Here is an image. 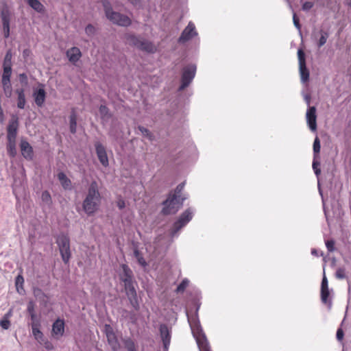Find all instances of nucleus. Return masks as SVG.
I'll return each mask as SVG.
<instances>
[{"mask_svg":"<svg viewBox=\"0 0 351 351\" xmlns=\"http://www.w3.org/2000/svg\"><path fill=\"white\" fill-rule=\"evenodd\" d=\"M119 277L120 280L123 283L126 295L130 300L132 305L135 308H137V294L134 286V275L132 269L128 265L121 264L120 265Z\"/></svg>","mask_w":351,"mask_h":351,"instance_id":"nucleus-1","label":"nucleus"},{"mask_svg":"<svg viewBox=\"0 0 351 351\" xmlns=\"http://www.w3.org/2000/svg\"><path fill=\"white\" fill-rule=\"evenodd\" d=\"M101 195L96 181L91 182L87 195L83 202L82 207L88 215L94 214L98 209L101 203Z\"/></svg>","mask_w":351,"mask_h":351,"instance_id":"nucleus-2","label":"nucleus"},{"mask_svg":"<svg viewBox=\"0 0 351 351\" xmlns=\"http://www.w3.org/2000/svg\"><path fill=\"white\" fill-rule=\"evenodd\" d=\"M189 322L193 336L196 339L199 351H212L206 337L203 332L200 324L196 318H189Z\"/></svg>","mask_w":351,"mask_h":351,"instance_id":"nucleus-3","label":"nucleus"},{"mask_svg":"<svg viewBox=\"0 0 351 351\" xmlns=\"http://www.w3.org/2000/svg\"><path fill=\"white\" fill-rule=\"evenodd\" d=\"M103 5L106 17L113 23L124 27H128L131 24V19L128 16L113 12L108 2L104 1Z\"/></svg>","mask_w":351,"mask_h":351,"instance_id":"nucleus-4","label":"nucleus"},{"mask_svg":"<svg viewBox=\"0 0 351 351\" xmlns=\"http://www.w3.org/2000/svg\"><path fill=\"white\" fill-rule=\"evenodd\" d=\"M12 13L5 0L0 1V16L4 38H8L10 35V19Z\"/></svg>","mask_w":351,"mask_h":351,"instance_id":"nucleus-5","label":"nucleus"},{"mask_svg":"<svg viewBox=\"0 0 351 351\" xmlns=\"http://www.w3.org/2000/svg\"><path fill=\"white\" fill-rule=\"evenodd\" d=\"M184 198L179 199L169 193L167 199L163 202L162 213L165 215L176 214L182 206Z\"/></svg>","mask_w":351,"mask_h":351,"instance_id":"nucleus-6","label":"nucleus"},{"mask_svg":"<svg viewBox=\"0 0 351 351\" xmlns=\"http://www.w3.org/2000/svg\"><path fill=\"white\" fill-rule=\"evenodd\" d=\"M56 243L63 262L67 264L71 256L69 237L67 235L61 234L57 238Z\"/></svg>","mask_w":351,"mask_h":351,"instance_id":"nucleus-7","label":"nucleus"},{"mask_svg":"<svg viewBox=\"0 0 351 351\" xmlns=\"http://www.w3.org/2000/svg\"><path fill=\"white\" fill-rule=\"evenodd\" d=\"M126 39L130 45H134L141 50L154 53L156 49V47L151 42L140 38L134 35H128Z\"/></svg>","mask_w":351,"mask_h":351,"instance_id":"nucleus-8","label":"nucleus"},{"mask_svg":"<svg viewBox=\"0 0 351 351\" xmlns=\"http://www.w3.org/2000/svg\"><path fill=\"white\" fill-rule=\"evenodd\" d=\"M196 73V66L194 64H189L184 66L182 69L181 77V85L179 87V90H183L189 86Z\"/></svg>","mask_w":351,"mask_h":351,"instance_id":"nucleus-9","label":"nucleus"},{"mask_svg":"<svg viewBox=\"0 0 351 351\" xmlns=\"http://www.w3.org/2000/svg\"><path fill=\"white\" fill-rule=\"evenodd\" d=\"M193 215L190 209H186L180 216L179 219L173 223L172 234H176L192 219Z\"/></svg>","mask_w":351,"mask_h":351,"instance_id":"nucleus-10","label":"nucleus"},{"mask_svg":"<svg viewBox=\"0 0 351 351\" xmlns=\"http://www.w3.org/2000/svg\"><path fill=\"white\" fill-rule=\"evenodd\" d=\"M196 35L197 32L195 31V25L192 22H189L188 25L182 32L178 39V42L180 43H184Z\"/></svg>","mask_w":351,"mask_h":351,"instance_id":"nucleus-11","label":"nucleus"},{"mask_svg":"<svg viewBox=\"0 0 351 351\" xmlns=\"http://www.w3.org/2000/svg\"><path fill=\"white\" fill-rule=\"evenodd\" d=\"M97 156L101 164L104 167L108 166V158L104 146L99 142H97L95 145Z\"/></svg>","mask_w":351,"mask_h":351,"instance_id":"nucleus-12","label":"nucleus"},{"mask_svg":"<svg viewBox=\"0 0 351 351\" xmlns=\"http://www.w3.org/2000/svg\"><path fill=\"white\" fill-rule=\"evenodd\" d=\"M19 127L18 118L16 117H12L10 121L7 128V138L8 140H16L17 130Z\"/></svg>","mask_w":351,"mask_h":351,"instance_id":"nucleus-13","label":"nucleus"},{"mask_svg":"<svg viewBox=\"0 0 351 351\" xmlns=\"http://www.w3.org/2000/svg\"><path fill=\"white\" fill-rule=\"evenodd\" d=\"M317 116H316V108L314 106L310 107L306 112V121L309 128L312 131H316L317 130Z\"/></svg>","mask_w":351,"mask_h":351,"instance_id":"nucleus-14","label":"nucleus"},{"mask_svg":"<svg viewBox=\"0 0 351 351\" xmlns=\"http://www.w3.org/2000/svg\"><path fill=\"white\" fill-rule=\"evenodd\" d=\"M64 332V322L57 319L52 325L51 335L57 339L62 337Z\"/></svg>","mask_w":351,"mask_h":351,"instance_id":"nucleus-15","label":"nucleus"},{"mask_svg":"<svg viewBox=\"0 0 351 351\" xmlns=\"http://www.w3.org/2000/svg\"><path fill=\"white\" fill-rule=\"evenodd\" d=\"M20 147L21 154L25 159L32 160L33 158V148L27 141L22 140L20 143Z\"/></svg>","mask_w":351,"mask_h":351,"instance_id":"nucleus-16","label":"nucleus"},{"mask_svg":"<svg viewBox=\"0 0 351 351\" xmlns=\"http://www.w3.org/2000/svg\"><path fill=\"white\" fill-rule=\"evenodd\" d=\"M66 56L71 62L75 63L81 58L82 53L79 48L73 47L66 51Z\"/></svg>","mask_w":351,"mask_h":351,"instance_id":"nucleus-17","label":"nucleus"},{"mask_svg":"<svg viewBox=\"0 0 351 351\" xmlns=\"http://www.w3.org/2000/svg\"><path fill=\"white\" fill-rule=\"evenodd\" d=\"M31 327L32 330V335L34 338L40 343H43L44 341V335L40 330V323H31Z\"/></svg>","mask_w":351,"mask_h":351,"instance_id":"nucleus-18","label":"nucleus"},{"mask_svg":"<svg viewBox=\"0 0 351 351\" xmlns=\"http://www.w3.org/2000/svg\"><path fill=\"white\" fill-rule=\"evenodd\" d=\"M31 327L32 330V335L34 338L40 343H43L44 341V335L40 330V323H31Z\"/></svg>","mask_w":351,"mask_h":351,"instance_id":"nucleus-19","label":"nucleus"},{"mask_svg":"<svg viewBox=\"0 0 351 351\" xmlns=\"http://www.w3.org/2000/svg\"><path fill=\"white\" fill-rule=\"evenodd\" d=\"M27 311L30 316L31 323H40V318L35 311V304L34 302L30 301L28 302Z\"/></svg>","mask_w":351,"mask_h":351,"instance_id":"nucleus-20","label":"nucleus"},{"mask_svg":"<svg viewBox=\"0 0 351 351\" xmlns=\"http://www.w3.org/2000/svg\"><path fill=\"white\" fill-rule=\"evenodd\" d=\"M34 97L36 104L38 106L41 107L43 105L46 97V93L44 88H41L35 91L34 93Z\"/></svg>","mask_w":351,"mask_h":351,"instance_id":"nucleus-21","label":"nucleus"},{"mask_svg":"<svg viewBox=\"0 0 351 351\" xmlns=\"http://www.w3.org/2000/svg\"><path fill=\"white\" fill-rule=\"evenodd\" d=\"M160 331L164 346L165 348H167L170 343L171 339L169 330L166 326L162 325L160 326Z\"/></svg>","mask_w":351,"mask_h":351,"instance_id":"nucleus-22","label":"nucleus"},{"mask_svg":"<svg viewBox=\"0 0 351 351\" xmlns=\"http://www.w3.org/2000/svg\"><path fill=\"white\" fill-rule=\"evenodd\" d=\"M16 93L18 95L17 98V107L20 109H23L25 105V96L23 88H18L16 90Z\"/></svg>","mask_w":351,"mask_h":351,"instance_id":"nucleus-23","label":"nucleus"},{"mask_svg":"<svg viewBox=\"0 0 351 351\" xmlns=\"http://www.w3.org/2000/svg\"><path fill=\"white\" fill-rule=\"evenodd\" d=\"M108 342L112 349L114 351H117L120 348V344L119 343L118 339L114 334H110L106 336Z\"/></svg>","mask_w":351,"mask_h":351,"instance_id":"nucleus-24","label":"nucleus"},{"mask_svg":"<svg viewBox=\"0 0 351 351\" xmlns=\"http://www.w3.org/2000/svg\"><path fill=\"white\" fill-rule=\"evenodd\" d=\"M27 2L37 12L43 13L45 12L44 5L38 0H27Z\"/></svg>","mask_w":351,"mask_h":351,"instance_id":"nucleus-25","label":"nucleus"},{"mask_svg":"<svg viewBox=\"0 0 351 351\" xmlns=\"http://www.w3.org/2000/svg\"><path fill=\"white\" fill-rule=\"evenodd\" d=\"M321 300L322 303L328 304L329 306H331V300L330 299V291L329 289H321Z\"/></svg>","mask_w":351,"mask_h":351,"instance_id":"nucleus-26","label":"nucleus"},{"mask_svg":"<svg viewBox=\"0 0 351 351\" xmlns=\"http://www.w3.org/2000/svg\"><path fill=\"white\" fill-rule=\"evenodd\" d=\"M58 178L60 180L64 189H66L70 187L71 183V180L66 177V176L63 172H60L58 174Z\"/></svg>","mask_w":351,"mask_h":351,"instance_id":"nucleus-27","label":"nucleus"},{"mask_svg":"<svg viewBox=\"0 0 351 351\" xmlns=\"http://www.w3.org/2000/svg\"><path fill=\"white\" fill-rule=\"evenodd\" d=\"M300 67V73L301 77V80L303 82H306L309 79V71L308 69L306 68V64H300L299 65Z\"/></svg>","mask_w":351,"mask_h":351,"instance_id":"nucleus-28","label":"nucleus"},{"mask_svg":"<svg viewBox=\"0 0 351 351\" xmlns=\"http://www.w3.org/2000/svg\"><path fill=\"white\" fill-rule=\"evenodd\" d=\"M7 145L8 154L10 157H14L16 154L15 140H8Z\"/></svg>","mask_w":351,"mask_h":351,"instance_id":"nucleus-29","label":"nucleus"},{"mask_svg":"<svg viewBox=\"0 0 351 351\" xmlns=\"http://www.w3.org/2000/svg\"><path fill=\"white\" fill-rule=\"evenodd\" d=\"M320 37L317 41V47L320 48L323 45H324L327 41V39L329 36V34L328 32L321 29L319 31Z\"/></svg>","mask_w":351,"mask_h":351,"instance_id":"nucleus-30","label":"nucleus"},{"mask_svg":"<svg viewBox=\"0 0 351 351\" xmlns=\"http://www.w3.org/2000/svg\"><path fill=\"white\" fill-rule=\"evenodd\" d=\"M70 131L72 134H75L76 132L77 129V115L75 112L73 111L70 115Z\"/></svg>","mask_w":351,"mask_h":351,"instance_id":"nucleus-31","label":"nucleus"},{"mask_svg":"<svg viewBox=\"0 0 351 351\" xmlns=\"http://www.w3.org/2000/svg\"><path fill=\"white\" fill-rule=\"evenodd\" d=\"M101 118L107 120L111 117L108 108L105 105H101L99 109Z\"/></svg>","mask_w":351,"mask_h":351,"instance_id":"nucleus-32","label":"nucleus"},{"mask_svg":"<svg viewBox=\"0 0 351 351\" xmlns=\"http://www.w3.org/2000/svg\"><path fill=\"white\" fill-rule=\"evenodd\" d=\"M2 85L5 95L6 97H10L12 92L10 81H2Z\"/></svg>","mask_w":351,"mask_h":351,"instance_id":"nucleus-33","label":"nucleus"},{"mask_svg":"<svg viewBox=\"0 0 351 351\" xmlns=\"http://www.w3.org/2000/svg\"><path fill=\"white\" fill-rule=\"evenodd\" d=\"M24 278L21 274H19L15 279V286L16 290L20 293V289H23Z\"/></svg>","mask_w":351,"mask_h":351,"instance_id":"nucleus-34","label":"nucleus"},{"mask_svg":"<svg viewBox=\"0 0 351 351\" xmlns=\"http://www.w3.org/2000/svg\"><path fill=\"white\" fill-rule=\"evenodd\" d=\"M11 74H12V67L3 66L2 81H10Z\"/></svg>","mask_w":351,"mask_h":351,"instance_id":"nucleus-35","label":"nucleus"},{"mask_svg":"<svg viewBox=\"0 0 351 351\" xmlns=\"http://www.w3.org/2000/svg\"><path fill=\"white\" fill-rule=\"evenodd\" d=\"M12 52L10 50H8L5 53L3 66L12 67Z\"/></svg>","mask_w":351,"mask_h":351,"instance_id":"nucleus-36","label":"nucleus"},{"mask_svg":"<svg viewBox=\"0 0 351 351\" xmlns=\"http://www.w3.org/2000/svg\"><path fill=\"white\" fill-rule=\"evenodd\" d=\"M184 182L179 184L177 186V187L176 188L173 193H171V195L176 196V197H178L179 199H182L181 194H182V190L184 189Z\"/></svg>","mask_w":351,"mask_h":351,"instance_id":"nucleus-37","label":"nucleus"},{"mask_svg":"<svg viewBox=\"0 0 351 351\" xmlns=\"http://www.w3.org/2000/svg\"><path fill=\"white\" fill-rule=\"evenodd\" d=\"M189 280L187 279H184L180 283V285L177 287L176 288V291L177 293H182V292H184L185 291V289H186V287H188L189 285Z\"/></svg>","mask_w":351,"mask_h":351,"instance_id":"nucleus-38","label":"nucleus"},{"mask_svg":"<svg viewBox=\"0 0 351 351\" xmlns=\"http://www.w3.org/2000/svg\"><path fill=\"white\" fill-rule=\"evenodd\" d=\"M134 254L135 257L136 258L138 263L141 265H142L143 267H145L147 265V263H146L145 260L142 256V255L141 254V253L139 252V251L138 250H134Z\"/></svg>","mask_w":351,"mask_h":351,"instance_id":"nucleus-39","label":"nucleus"},{"mask_svg":"<svg viewBox=\"0 0 351 351\" xmlns=\"http://www.w3.org/2000/svg\"><path fill=\"white\" fill-rule=\"evenodd\" d=\"M320 152V141L318 137H316L313 143V152L315 157L317 156Z\"/></svg>","mask_w":351,"mask_h":351,"instance_id":"nucleus-40","label":"nucleus"},{"mask_svg":"<svg viewBox=\"0 0 351 351\" xmlns=\"http://www.w3.org/2000/svg\"><path fill=\"white\" fill-rule=\"evenodd\" d=\"M125 346L128 351H136L135 344L130 339H128L125 341Z\"/></svg>","mask_w":351,"mask_h":351,"instance_id":"nucleus-41","label":"nucleus"},{"mask_svg":"<svg viewBox=\"0 0 351 351\" xmlns=\"http://www.w3.org/2000/svg\"><path fill=\"white\" fill-rule=\"evenodd\" d=\"M41 199L43 202L47 204H50L51 203V195L47 191H45L42 193Z\"/></svg>","mask_w":351,"mask_h":351,"instance_id":"nucleus-42","label":"nucleus"},{"mask_svg":"<svg viewBox=\"0 0 351 351\" xmlns=\"http://www.w3.org/2000/svg\"><path fill=\"white\" fill-rule=\"evenodd\" d=\"M298 56L299 65L305 64H306L305 53L302 49H299L298 51Z\"/></svg>","mask_w":351,"mask_h":351,"instance_id":"nucleus-43","label":"nucleus"},{"mask_svg":"<svg viewBox=\"0 0 351 351\" xmlns=\"http://www.w3.org/2000/svg\"><path fill=\"white\" fill-rule=\"evenodd\" d=\"M10 321L8 319L3 318L0 321V326L3 328L4 330H8L10 327Z\"/></svg>","mask_w":351,"mask_h":351,"instance_id":"nucleus-44","label":"nucleus"},{"mask_svg":"<svg viewBox=\"0 0 351 351\" xmlns=\"http://www.w3.org/2000/svg\"><path fill=\"white\" fill-rule=\"evenodd\" d=\"M138 130L141 131V132L142 133V134L143 136H147L150 140L152 139V135L151 132L149 131V130H147V128H145L143 126H138Z\"/></svg>","mask_w":351,"mask_h":351,"instance_id":"nucleus-45","label":"nucleus"},{"mask_svg":"<svg viewBox=\"0 0 351 351\" xmlns=\"http://www.w3.org/2000/svg\"><path fill=\"white\" fill-rule=\"evenodd\" d=\"M326 246L328 252H332L335 250V241L333 240H327Z\"/></svg>","mask_w":351,"mask_h":351,"instance_id":"nucleus-46","label":"nucleus"},{"mask_svg":"<svg viewBox=\"0 0 351 351\" xmlns=\"http://www.w3.org/2000/svg\"><path fill=\"white\" fill-rule=\"evenodd\" d=\"M320 165L319 162L318 161H316V160H313V169L315 171V173L317 175V176H319L321 173V170L319 168V166Z\"/></svg>","mask_w":351,"mask_h":351,"instance_id":"nucleus-47","label":"nucleus"},{"mask_svg":"<svg viewBox=\"0 0 351 351\" xmlns=\"http://www.w3.org/2000/svg\"><path fill=\"white\" fill-rule=\"evenodd\" d=\"M336 277L339 279L346 278L345 269L343 268H339L336 271Z\"/></svg>","mask_w":351,"mask_h":351,"instance_id":"nucleus-48","label":"nucleus"},{"mask_svg":"<svg viewBox=\"0 0 351 351\" xmlns=\"http://www.w3.org/2000/svg\"><path fill=\"white\" fill-rule=\"evenodd\" d=\"M293 24L295 26V27L300 30L301 29V25H300V19L298 17V16L296 15L295 13H293Z\"/></svg>","mask_w":351,"mask_h":351,"instance_id":"nucleus-49","label":"nucleus"},{"mask_svg":"<svg viewBox=\"0 0 351 351\" xmlns=\"http://www.w3.org/2000/svg\"><path fill=\"white\" fill-rule=\"evenodd\" d=\"M41 344L43 345V346L47 350H51L53 349V344L49 340L46 339L45 338L44 339V341H43V343H41Z\"/></svg>","mask_w":351,"mask_h":351,"instance_id":"nucleus-50","label":"nucleus"},{"mask_svg":"<svg viewBox=\"0 0 351 351\" xmlns=\"http://www.w3.org/2000/svg\"><path fill=\"white\" fill-rule=\"evenodd\" d=\"M314 4L313 2L306 1L302 5V10L307 11L311 10L313 7Z\"/></svg>","mask_w":351,"mask_h":351,"instance_id":"nucleus-51","label":"nucleus"},{"mask_svg":"<svg viewBox=\"0 0 351 351\" xmlns=\"http://www.w3.org/2000/svg\"><path fill=\"white\" fill-rule=\"evenodd\" d=\"M105 333H106V335H109L110 333V334H114V332L113 330V328H112V326L109 324H106L105 325Z\"/></svg>","mask_w":351,"mask_h":351,"instance_id":"nucleus-52","label":"nucleus"},{"mask_svg":"<svg viewBox=\"0 0 351 351\" xmlns=\"http://www.w3.org/2000/svg\"><path fill=\"white\" fill-rule=\"evenodd\" d=\"M85 32L87 34H93L95 32V27L92 25H88L85 28Z\"/></svg>","mask_w":351,"mask_h":351,"instance_id":"nucleus-53","label":"nucleus"},{"mask_svg":"<svg viewBox=\"0 0 351 351\" xmlns=\"http://www.w3.org/2000/svg\"><path fill=\"white\" fill-rule=\"evenodd\" d=\"M326 288H328V280L324 274V277L322 278V284H321V289H326Z\"/></svg>","mask_w":351,"mask_h":351,"instance_id":"nucleus-54","label":"nucleus"},{"mask_svg":"<svg viewBox=\"0 0 351 351\" xmlns=\"http://www.w3.org/2000/svg\"><path fill=\"white\" fill-rule=\"evenodd\" d=\"M343 335H344V333H343V330L341 328H339L337 331V339L339 341H341L343 338Z\"/></svg>","mask_w":351,"mask_h":351,"instance_id":"nucleus-55","label":"nucleus"},{"mask_svg":"<svg viewBox=\"0 0 351 351\" xmlns=\"http://www.w3.org/2000/svg\"><path fill=\"white\" fill-rule=\"evenodd\" d=\"M117 205L119 207V208L121 210L124 208L125 206V201L123 199L120 198L118 199Z\"/></svg>","mask_w":351,"mask_h":351,"instance_id":"nucleus-56","label":"nucleus"},{"mask_svg":"<svg viewBox=\"0 0 351 351\" xmlns=\"http://www.w3.org/2000/svg\"><path fill=\"white\" fill-rule=\"evenodd\" d=\"M12 315V311L10 309L7 313H5L3 318L9 319Z\"/></svg>","mask_w":351,"mask_h":351,"instance_id":"nucleus-57","label":"nucleus"},{"mask_svg":"<svg viewBox=\"0 0 351 351\" xmlns=\"http://www.w3.org/2000/svg\"><path fill=\"white\" fill-rule=\"evenodd\" d=\"M31 54V51L28 49H24L23 51V56L24 58L29 56Z\"/></svg>","mask_w":351,"mask_h":351,"instance_id":"nucleus-58","label":"nucleus"},{"mask_svg":"<svg viewBox=\"0 0 351 351\" xmlns=\"http://www.w3.org/2000/svg\"><path fill=\"white\" fill-rule=\"evenodd\" d=\"M19 77L22 82L23 80H27V75L25 73L20 74Z\"/></svg>","mask_w":351,"mask_h":351,"instance_id":"nucleus-59","label":"nucleus"},{"mask_svg":"<svg viewBox=\"0 0 351 351\" xmlns=\"http://www.w3.org/2000/svg\"><path fill=\"white\" fill-rule=\"evenodd\" d=\"M132 5H137L139 3V0H128Z\"/></svg>","mask_w":351,"mask_h":351,"instance_id":"nucleus-60","label":"nucleus"},{"mask_svg":"<svg viewBox=\"0 0 351 351\" xmlns=\"http://www.w3.org/2000/svg\"><path fill=\"white\" fill-rule=\"evenodd\" d=\"M312 254H316V251H315V250H312Z\"/></svg>","mask_w":351,"mask_h":351,"instance_id":"nucleus-61","label":"nucleus"}]
</instances>
